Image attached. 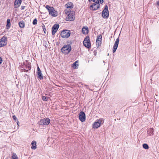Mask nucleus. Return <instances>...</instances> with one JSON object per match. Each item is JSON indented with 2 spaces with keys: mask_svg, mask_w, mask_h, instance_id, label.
I'll return each instance as SVG.
<instances>
[{
  "mask_svg": "<svg viewBox=\"0 0 159 159\" xmlns=\"http://www.w3.org/2000/svg\"><path fill=\"white\" fill-rule=\"evenodd\" d=\"M143 147L144 148L146 149H148L149 148L148 145L146 143H144L143 144Z\"/></svg>",
  "mask_w": 159,
  "mask_h": 159,
  "instance_id": "obj_25",
  "label": "nucleus"
},
{
  "mask_svg": "<svg viewBox=\"0 0 159 159\" xmlns=\"http://www.w3.org/2000/svg\"><path fill=\"white\" fill-rule=\"evenodd\" d=\"M42 28L44 33H45L46 32V30L45 27V25L44 24L43 25Z\"/></svg>",
  "mask_w": 159,
  "mask_h": 159,
  "instance_id": "obj_31",
  "label": "nucleus"
},
{
  "mask_svg": "<svg viewBox=\"0 0 159 159\" xmlns=\"http://www.w3.org/2000/svg\"><path fill=\"white\" fill-rule=\"evenodd\" d=\"M65 14H66L67 16L66 17V20L68 21H73L75 19V12L74 11H71L66 9L64 12Z\"/></svg>",
  "mask_w": 159,
  "mask_h": 159,
  "instance_id": "obj_1",
  "label": "nucleus"
},
{
  "mask_svg": "<svg viewBox=\"0 0 159 159\" xmlns=\"http://www.w3.org/2000/svg\"><path fill=\"white\" fill-rule=\"evenodd\" d=\"M50 121L48 118H43L41 119L38 124L41 125H47L50 123Z\"/></svg>",
  "mask_w": 159,
  "mask_h": 159,
  "instance_id": "obj_3",
  "label": "nucleus"
},
{
  "mask_svg": "<svg viewBox=\"0 0 159 159\" xmlns=\"http://www.w3.org/2000/svg\"><path fill=\"white\" fill-rule=\"evenodd\" d=\"M98 122H99L100 123V125H101V123H102V120L101 119H100L99 120H98L97 121Z\"/></svg>",
  "mask_w": 159,
  "mask_h": 159,
  "instance_id": "obj_32",
  "label": "nucleus"
},
{
  "mask_svg": "<svg viewBox=\"0 0 159 159\" xmlns=\"http://www.w3.org/2000/svg\"><path fill=\"white\" fill-rule=\"evenodd\" d=\"M12 118L15 121L16 120L17 118L15 115L13 116H12Z\"/></svg>",
  "mask_w": 159,
  "mask_h": 159,
  "instance_id": "obj_33",
  "label": "nucleus"
},
{
  "mask_svg": "<svg viewBox=\"0 0 159 159\" xmlns=\"http://www.w3.org/2000/svg\"><path fill=\"white\" fill-rule=\"evenodd\" d=\"M99 0V3L102 4L103 3V2H104L103 0Z\"/></svg>",
  "mask_w": 159,
  "mask_h": 159,
  "instance_id": "obj_35",
  "label": "nucleus"
},
{
  "mask_svg": "<svg viewBox=\"0 0 159 159\" xmlns=\"http://www.w3.org/2000/svg\"><path fill=\"white\" fill-rule=\"evenodd\" d=\"M102 36L101 34H99L98 36H97V39H96V42L98 41H101L102 40Z\"/></svg>",
  "mask_w": 159,
  "mask_h": 159,
  "instance_id": "obj_23",
  "label": "nucleus"
},
{
  "mask_svg": "<svg viewBox=\"0 0 159 159\" xmlns=\"http://www.w3.org/2000/svg\"><path fill=\"white\" fill-rule=\"evenodd\" d=\"M109 53H108V54H107V56H109Z\"/></svg>",
  "mask_w": 159,
  "mask_h": 159,
  "instance_id": "obj_46",
  "label": "nucleus"
},
{
  "mask_svg": "<svg viewBox=\"0 0 159 159\" xmlns=\"http://www.w3.org/2000/svg\"><path fill=\"white\" fill-rule=\"evenodd\" d=\"M37 72H41L40 68L39 66H38L37 67Z\"/></svg>",
  "mask_w": 159,
  "mask_h": 159,
  "instance_id": "obj_38",
  "label": "nucleus"
},
{
  "mask_svg": "<svg viewBox=\"0 0 159 159\" xmlns=\"http://www.w3.org/2000/svg\"><path fill=\"white\" fill-rule=\"evenodd\" d=\"M72 42L70 41L68 42L67 44L64 46L61 49V51L65 55L68 54L70 51L71 48V45Z\"/></svg>",
  "mask_w": 159,
  "mask_h": 159,
  "instance_id": "obj_2",
  "label": "nucleus"
},
{
  "mask_svg": "<svg viewBox=\"0 0 159 159\" xmlns=\"http://www.w3.org/2000/svg\"><path fill=\"white\" fill-rule=\"evenodd\" d=\"M84 45L88 48L91 47V43L90 42L89 37V36H87L84 39L83 41Z\"/></svg>",
  "mask_w": 159,
  "mask_h": 159,
  "instance_id": "obj_5",
  "label": "nucleus"
},
{
  "mask_svg": "<svg viewBox=\"0 0 159 159\" xmlns=\"http://www.w3.org/2000/svg\"><path fill=\"white\" fill-rule=\"evenodd\" d=\"M25 6H21V10H24L25 7Z\"/></svg>",
  "mask_w": 159,
  "mask_h": 159,
  "instance_id": "obj_36",
  "label": "nucleus"
},
{
  "mask_svg": "<svg viewBox=\"0 0 159 159\" xmlns=\"http://www.w3.org/2000/svg\"><path fill=\"white\" fill-rule=\"evenodd\" d=\"M19 27L21 28H23L25 27V24L24 21H21L19 23Z\"/></svg>",
  "mask_w": 159,
  "mask_h": 159,
  "instance_id": "obj_21",
  "label": "nucleus"
},
{
  "mask_svg": "<svg viewBox=\"0 0 159 159\" xmlns=\"http://www.w3.org/2000/svg\"><path fill=\"white\" fill-rule=\"evenodd\" d=\"M37 73L38 78L40 80L43 79V77L41 72H37Z\"/></svg>",
  "mask_w": 159,
  "mask_h": 159,
  "instance_id": "obj_20",
  "label": "nucleus"
},
{
  "mask_svg": "<svg viewBox=\"0 0 159 159\" xmlns=\"http://www.w3.org/2000/svg\"><path fill=\"white\" fill-rule=\"evenodd\" d=\"M36 142L34 140L32 141L31 143V145L32 146L31 147V148L32 149L35 150L36 148Z\"/></svg>",
  "mask_w": 159,
  "mask_h": 159,
  "instance_id": "obj_18",
  "label": "nucleus"
},
{
  "mask_svg": "<svg viewBox=\"0 0 159 159\" xmlns=\"http://www.w3.org/2000/svg\"><path fill=\"white\" fill-rule=\"evenodd\" d=\"M11 26V23L10 20V19H7V25L6 27L7 29H9L10 27Z\"/></svg>",
  "mask_w": 159,
  "mask_h": 159,
  "instance_id": "obj_22",
  "label": "nucleus"
},
{
  "mask_svg": "<svg viewBox=\"0 0 159 159\" xmlns=\"http://www.w3.org/2000/svg\"><path fill=\"white\" fill-rule=\"evenodd\" d=\"M66 6L67 8H73L74 5L73 3L71 2H68L66 4Z\"/></svg>",
  "mask_w": 159,
  "mask_h": 159,
  "instance_id": "obj_14",
  "label": "nucleus"
},
{
  "mask_svg": "<svg viewBox=\"0 0 159 159\" xmlns=\"http://www.w3.org/2000/svg\"><path fill=\"white\" fill-rule=\"evenodd\" d=\"M95 3L97 4H99V0H96L95 2Z\"/></svg>",
  "mask_w": 159,
  "mask_h": 159,
  "instance_id": "obj_34",
  "label": "nucleus"
},
{
  "mask_svg": "<svg viewBox=\"0 0 159 159\" xmlns=\"http://www.w3.org/2000/svg\"><path fill=\"white\" fill-rule=\"evenodd\" d=\"M94 55H96V53H94Z\"/></svg>",
  "mask_w": 159,
  "mask_h": 159,
  "instance_id": "obj_43",
  "label": "nucleus"
},
{
  "mask_svg": "<svg viewBox=\"0 0 159 159\" xmlns=\"http://www.w3.org/2000/svg\"><path fill=\"white\" fill-rule=\"evenodd\" d=\"M19 122V121H17V124L18 125V123Z\"/></svg>",
  "mask_w": 159,
  "mask_h": 159,
  "instance_id": "obj_44",
  "label": "nucleus"
},
{
  "mask_svg": "<svg viewBox=\"0 0 159 159\" xmlns=\"http://www.w3.org/2000/svg\"><path fill=\"white\" fill-rule=\"evenodd\" d=\"M37 19L36 18H35V19H34V20L33 21V22H32L33 24V25H36L37 24Z\"/></svg>",
  "mask_w": 159,
  "mask_h": 159,
  "instance_id": "obj_27",
  "label": "nucleus"
},
{
  "mask_svg": "<svg viewBox=\"0 0 159 159\" xmlns=\"http://www.w3.org/2000/svg\"><path fill=\"white\" fill-rule=\"evenodd\" d=\"M49 14L53 17H56L57 15V11L55 10V9L52 7L49 11Z\"/></svg>",
  "mask_w": 159,
  "mask_h": 159,
  "instance_id": "obj_9",
  "label": "nucleus"
},
{
  "mask_svg": "<svg viewBox=\"0 0 159 159\" xmlns=\"http://www.w3.org/2000/svg\"><path fill=\"white\" fill-rule=\"evenodd\" d=\"M96 43L97 46H98V47L99 46H100L102 43L101 41H98L97 42L96 41Z\"/></svg>",
  "mask_w": 159,
  "mask_h": 159,
  "instance_id": "obj_28",
  "label": "nucleus"
},
{
  "mask_svg": "<svg viewBox=\"0 0 159 159\" xmlns=\"http://www.w3.org/2000/svg\"><path fill=\"white\" fill-rule=\"evenodd\" d=\"M100 7V5H97L96 3H93L90 7V9L92 11H95L98 10Z\"/></svg>",
  "mask_w": 159,
  "mask_h": 159,
  "instance_id": "obj_11",
  "label": "nucleus"
},
{
  "mask_svg": "<svg viewBox=\"0 0 159 159\" xmlns=\"http://www.w3.org/2000/svg\"><path fill=\"white\" fill-rule=\"evenodd\" d=\"M154 129L153 128H150L147 130L148 134L149 135H152L154 134Z\"/></svg>",
  "mask_w": 159,
  "mask_h": 159,
  "instance_id": "obj_17",
  "label": "nucleus"
},
{
  "mask_svg": "<svg viewBox=\"0 0 159 159\" xmlns=\"http://www.w3.org/2000/svg\"><path fill=\"white\" fill-rule=\"evenodd\" d=\"M96 0H92V1L94 2H95Z\"/></svg>",
  "mask_w": 159,
  "mask_h": 159,
  "instance_id": "obj_42",
  "label": "nucleus"
},
{
  "mask_svg": "<svg viewBox=\"0 0 159 159\" xmlns=\"http://www.w3.org/2000/svg\"><path fill=\"white\" fill-rule=\"evenodd\" d=\"M88 28H85L84 27L82 30V33L84 34H87L88 33Z\"/></svg>",
  "mask_w": 159,
  "mask_h": 159,
  "instance_id": "obj_15",
  "label": "nucleus"
},
{
  "mask_svg": "<svg viewBox=\"0 0 159 159\" xmlns=\"http://www.w3.org/2000/svg\"><path fill=\"white\" fill-rule=\"evenodd\" d=\"M26 69L30 70L31 68V63L27 61L25 64H24Z\"/></svg>",
  "mask_w": 159,
  "mask_h": 159,
  "instance_id": "obj_16",
  "label": "nucleus"
},
{
  "mask_svg": "<svg viewBox=\"0 0 159 159\" xmlns=\"http://www.w3.org/2000/svg\"><path fill=\"white\" fill-rule=\"evenodd\" d=\"M59 27L58 24H55L52 27V34L54 35L57 31Z\"/></svg>",
  "mask_w": 159,
  "mask_h": 159,
  "instance_id": "obj_10",
  "label": "nucleus"
},
{
  "mask_svg": "<svg viewBox=\"0 0 159 159\" xmlns=\"http://www.w3.org/2000/svg\"><path fill=\"white\" fill-rule=\"evenodd\" d=\"M119 43V38H117L116 39V41L115 42L114 44L113 48V52L114 53L116 52V49L117 48L118 45Z\"/></svg>",
  "mask_w": 159,
  "mask_h": 159,
  "instance_id": "obj_12",
  "label": "nucleus"
},
{
  "mask_svg": "<svg viewBox=\"0 0 159 159\" xmlns=\"http://www.w3.org/2000/svg\"><path fill=\"white\" fill-rule=\"evenodd\" d=\"M22 2L21 0H16L14 2L15 8H18L20 7Z\"/></svg>",
  "mask_w": 159,
  "mask_h": 159,
  "instance_id": "obj_13",
  "label": "nucleus"
},
{
  "mask_svg": "<svg viewBox=\"0 0 159 159\" xmlns=\"http://www.w3.org/2000/svg\"><path fill=\"white\" fill-rule=\"evenodd\" d=\"M2 59L0 57V65L2 63Z\"/></svg>",
  "mask_w": 159,
  "mask_h": 159,
  "instance_id": "obj_37",
  "label": "nucleus"
},
{
  "mask_svg": "<svg viewBox=\"0 0 159 159\" xmlns=\"http://www.w3.org/2000/svg\"><path fill=\"white\" fill-rule=\"evenodd\" d=\"M88 1L89 2H91L92 1V0H88Z\"/></svg>",
  "mask_w": 159,
  "mask_h": 159,
  "instance_id": "obj_41",
  "label": "nucleus"
},
{
  "mask_svg": "<svg viewBox=\"0 0 159 159\" xmlns=\"http://www.w3.org/2000/svg\"><path fill=\"white\" fill-rule=\"evenodd\" d=\"M78 61H75L73 64V66L74 67H76V66H78V64H77Z\"/></svg>",
  "mask_w": 159,
  "mask_h": 159,
  "instance_id": "obj_29",
  "label": "nucleus"
},
{
  "mask_svg": "<svg viewBox=\"0 0 159 159\" xmlns=\"http://www.w3.org/2000/svg\"><path fill=\"white\" fill-rule=\"evenodd\" d=\"M21 71H23V70H22V69H21Z\"/></svg>",
  "mask_w": 159,
  "mask_h": 159,
  "instance_id": "obj_45",
  "label": "nucleus"
},
{
  "mask_svg": "<svg viewBox=\"0 0 159 159\" xmlns=\"http://www.w3.org/2000/svg\"><path fill=\"white\" fill-rule=\"evenodd\" d=\"M102 16L104 18H107L109 16V11L107 5L105 6V8L102 12Z\"/></svg>",
  "mask_w": 159,
  "mask_h": 159,
  "instance_id": "obj_6",
  "label": "nucleus"
},
{
  "mask_svg": "<svg viewBox=\"0 0 159 159\" xmlns=\"http://www.w3.org/2000/svg\"><path fill=\"white\" fill-rule=\"evenodd\" d=\"M157 4L158 6H159V1H158L157 2Z\"/></svg>",
  "mask_w": 159,
  "mask_h": 159,
  "instance_id": "obj_40",
  "label": "nucleus"
},
{
  "mask_svg": "<svg viewBox=\"0 0 159 159\" xmlns=\"http://www.w3.org/2000/svg\"><path fill=\"white\" fill-rule=\"evenodd\" d=\"M70 31L69 30H64L61 33V36L64 38H67L70 35Z\"/></svg>",
  "mask_w": 159,
  "mask_h": 159,
  "instance_id": "obj_4",
  "label": "nucleus"
},
{
  "mask_svg": "<svg viewBox=\"0 0 159 159\" xmlns=\"http://www.w3.org/2000/svg\"><path fill=\"white\" fill-rule=\"evenodd\" d=\"M7 43V38L3 36L0 39V47H3L5 46Z\"/></svg>",
  "mask_w": 159,
  "mask_h": 159,
  "instance_id": "obj_7",
  "label": "nucleus"
},
{
  "mask_svg": "<svg viewBox=\"0 0 159 159\" xmlns=\"http://www.w3.org/2000/svg\"><path fill=\"white\" fill-rule=\"evenodd\" d=\"M52 7H50L48 5H47L45 7L48 10V11H49L52 8Z\"/></svg>",
  "mask_w": 159,
  "mask_h": 159,
  "instance_id": "obj_26",
  "label": "nucleus"
},
{
  "mask_svg": "<svg viewBox=\"0 0 159 159\" xmlns=\"http://www.w3.org/2000/svg\"><path fill=\"white\" fill-rule=\"evenodd\" d=\"M12 159H18V158L15 153H13L12 157Z\"/></svg>",
  "mask_w": 159,
  "mask_h": 159,
  "instance_id": "obj_24",
  "label": "nucleus"
},
{
  "mask_svg": "<svg viewBox=\"0 0 159 159\" xmlns=\"http://www.w3.org/2000/svg\"><path fill=\"white\" fill-rule=\"evenodd\" d=\"M22 70H23V71L25 72H27L28 71V70L24 69H22Z\"/></svg>",
  "mask_w": 159,
  "mask_h": 159,
  "instance_id": "obj_39",
  "label": "nucleus"
},
{
  "mask_svg": "<svg viewBox=\"0 0 159 159\" xmlns=\"http://www.w3.org/2000/svg\"><path fill=\"white\" fill-rule=\"evenodd\" d=\"M79 119L81 122H84L85 120V114L83 111L80 112L79 115Z\"/></svg>",
  "mask_w": 159,
  "mask_h": 159,
  "instance_id": "obj_8",
  "label": "nucleus"
},
{
  "mask_svg": "<svg viewBox=\"0 0 159 159\" xmlns=\"http://www.w3.org/2000/svg\"><path fill=\"white\" fill-rule=\"evenodd\" d=\"M100 123L97 122H95L93 124V128H98L100 126Z\"/></svg>",
  "mask_w": 159,
  "mask_h": 159,
  "instance_id": "obj_19",
  "label": "nucleus"
},
{
  "mask_svg": "<svg viewBox=\"0 0 159 159\" xmlns=\"http://www.w3.org/2000/svg\"><path fill=\"white\" fill-rule=\"evenodd\" d=\"M42 99L43 101H48V98L45 96H43L42 97Z\"/></svg>",
  "mask_w": 159,
  "mask_h": 159,
  "instance_id": "obj_30",
  "label": "nucleus"
}]
</instances>
